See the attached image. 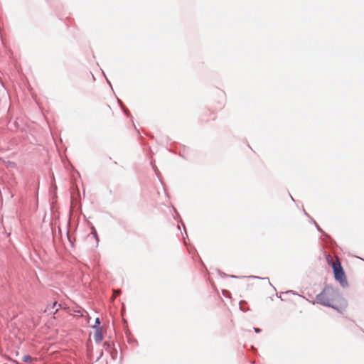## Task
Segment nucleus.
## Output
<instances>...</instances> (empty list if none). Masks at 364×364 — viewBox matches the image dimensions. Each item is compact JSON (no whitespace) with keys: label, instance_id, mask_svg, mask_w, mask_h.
<instances>
[{"label":"nucleus","instance_id":"f257e3e1","mask_svg":"<svg viewBox=\"0 0 364 364\" xmlns=\"http://www.w3.org/2000/svg\"><path fill=\"white\" fill-rule=\"evenodd\" d=\"M338 297V292L331 287H326L316 296V302L323 306H331L336 309L334 303Z\"/></svg>","mask_w":364,"mask_h":364},{"label":"nucleus","instance_id":"f03ea898","mask_svg":"<svg viewBox=\"0 0 364 364\" xmlns=\"http://www.w3.org/2000/svg\"><path fill=\"white\" fill-rule=\"evenodd\" d=\"M327 262L329 265H331L333 268L334 277L336 280H337L342 287H346L348 285V281L346 279V274L344 270L341 266V262L338 257H336L334 260L333 258L328 255L326 257Z\"/></svg>","mask_w":364,"mask_h":364},{"label":"nucleus","instance_id":"7ed1b4c3","mask_svg":"<svg viewBox=\"0 0 364 364\" xmlns=\"http://www.w3.org/2000/svg\"><path fill=\"white\" fill-rule=\"evenodd\" d=\"M95 339L97 342H100L102 340V330L99 328H97L96 330V332L95 334Z\"/></svg>","mask_w":364,"mask_h":364},{"label":"nucleus","instance_id":"20e7f679","mask_svg":"<svg viewBox=\"0 0 364 364\" xmlns=\"http://www.w3.org/2000/svg\"><path fill=\"white\" fill-rule=\"evenodd\" d=\"M33 358L28 355H26L22 358V360L25 363H31L33 361Z\"/></svg>","mask_w":364,"mask_h":364},{"label":"nucleus","instance_id":"39448f33","mask_svg":"<svg viewBox=\"0 0 364 364\" xmlns=\"http://www.w3.org/2000/svg\"><path fill=\"white\" fill-rule=\"evenodd\" d=\"M57 304V302H54L50 306H48L47 308L45 309V312H49L51 311V309H54Z\"/></svg>","mask_w":364,"mask_h":364},{"label":"nucleus","instance_id":"423d86ee","mask_svg":"<svg viewBox=\"0 0 364 364\" xmlns=\"http://www.w3.org/2000/svg\"><path fill=\"white\" fill-rule=\"evenodd\" d=\"M121 294V290H114L113 291V296L112 299L114 300L118 295Z\"/></svg>","mask_w":364,"mask_h":364},{"label":"nucleus","instance_id":"0eeeda50","mask_svg":"<svg viewBox=\"0 0 364 364\" xmlns=\"http://www.w3.org/2000/svg\"><path fill=\"white\" fill-rule=\"evenodd\" d=\"M95 323L96 324H100V318H97L96 320H95Z\"/></svg>","mask_w":364,"mask_h":364},{"label":"nucleus","instance_id":"6e6552de","mask_svg":"<svg viewBox=\"0 0 364 364\" xmlns=\"http://www.w3.org/2000/svg\"><path fill=\"white\" fill-rule=\"evenodd\" d=\"M255 331H256V332H257V333L260 331V329H259V328H255Z\"/></svg>","mask_w":364,"mask_h":364},{"label":"nucleus","instance_id":"1a4fd4ad","mask_svg":"<svg viewBox=\"0 0 364 364\" xmlns=\"http://www.w3.org/2000/svg\"><path fill=\"white\" fill-rule=\"evenodd\" d=\"M107 109H108L109 112H111V109H110V107L109 106H107Z\"/></svg>","mask_w":364,"mask_h":364}]
</instances>
